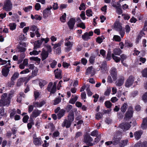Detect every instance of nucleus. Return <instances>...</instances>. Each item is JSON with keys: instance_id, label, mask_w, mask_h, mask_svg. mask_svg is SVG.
I'll use <instances>...</instances> for the list:
<instances>
[{"instance_id": "1", "label": "nucleus", "mask_w": 147, "mask_h": 147, "mask_svg": "<svg viewBox=\"0 0 147 147\" xmlns=\"http://www.w3.org/2000/svg\"><path fill=\"white\" fill-rule=\"evenodd\" d=\"M10 100L7 98V94H3L1 96V99L0 100V106L8 107L10 104Z\"/></svg>"}, {"instance_id": "2", "label": "nucleus", "mask_w": 147, "mask_h": 147, "mask_svg": "<svg viewBox=\"0 0 147 147\" xmlns=\"http://www.w3.org/2000/svg\"><path fill=\"white\" fill-rule=\"evenodd\" d=\"M27 45L26 43L19 42L16 49V51L18 52L24 53L26 51V49L25 47Z\"/></svg>"}, {"instance_id": "3", "label": "nucleus", "mask_w": 147, "mask_h": 147, "mask_svg": "<svg viewBox=\"0 0 147 147\" xmlns=\"http://www.w3.org/2000/svg\"><path fill=\"white\" fill-rule=\"evenodd\" d=\"M8 63L6 65L4 66V68L2 69L1 71V73L2 75L4 77H6L8 76V73L9 71V69L11 67L10 63V61L8 60Z\"/></svg>"}, {"instance_id": "4", "label": "nucleus", "mask_w": 147, "mask_h": 147, "mask_svg": "<svg viewBox=\"0 0 147 147\" xmlns=\"http://www.w3.org/2000/svg\"><path fill=\"white\" fill-rule=\"evenodd\" d=\"M57 82H55L53 85L52 82H50L48 85L47 90L48 91L50 92V93H54L56 91V85Z\"/></svg>"}, {"instance_id": "5", "label": "nucleus", "mask_w": 147, "mask_h": 147, "mask_svg": "<svg viewBox=\"0 0 147 147\" xmlns=\"http://www.w3.org/2000/svg\"><path fill=\"white\" fill-rule=\"evenodd\" d=\"M12 5L10 0H6L4 3L3 9L6 11H9L12 9Z\"/></svg>"}, {"instance_id": "6", "label": "nucleus", "mask_w": 147, "mask_h": 147, "mask_svg": "<svg viewBox=\"0 0 147 147\" xmlns=\"http://www.w3.org/2000/svg\"><path fill=\"white\" fill-rule=\"evenodd\" d=\"M133 108L131 106L129 107L127 111L125 113L124 119L126 120L130 119L133 116Z\"/></svg>"}, {"instance_id": "7", "label": "nucleus", "mask_w": 147, "mask_h": 147, "mask_svg": "<svg viewBox=\"0 0 147 147\" xmlns=\"http://www.w3.org/2000/svg\"><path fill=\"white\" fill-rule=\"evenodd\" d=\"M93 140L92 138L89 135H86L84 137V142L88 145L89 146H92L95 144V143L93 144L91 143Z\"/></svg>"}, {"instance_id": "8", "label": "nucleus", "mask_w": 147, "mask_h": 147, "mask_svg": "<svg viewBox=\"0 0 147 147\" xmlns=\"http://www.w3.org/2000/svg\"><path fill=\"white\" fill-rule=\"evenodd\" d=\"M134 81V78L132 76H130L126 80L125 86L127 88L131 86L133 84Z\"/></svg>"}, {"instance_id": "9", "label": "nucleus", "mask_w": 147, "mask_h": 147, "mask_svg": "<svg viewBox=\"0 0 147 147\" xmlns=\"http://www.w3.org/2000/svg\"><path fill=\"white\" fill-rule=\"evenodd\" d=\"M93 34V32L92 31H90L88 33L86 32L83 35L82 37V38L85 41H87L90 38V36H92Z\"/></svg>"}, {"instance_id": "10", "label": "nucleus", "mask_w": 147, "mask_h": 147, "mask_svg": "<svg viewBox=\"0 0 147 147\" xmlns=\"http://www.w3.org/2000/svg\"><path fill=\"white\" fill-rule=\"evenodd\" d=\"M52 7L50 6V7L47 8L45 10L43 11V17L44 18H46L49 16L51 14L50 9H52Z\"/></svg>"}, {"instance_id": "11", "label": "nucleus", "mask_w": 147, "mask_h": 147, "mask_svg": "<svg viewBox=\"0 0 147 147\" xmlns=\"http://www.w3.org/2000/svg\"><path fill=\"white\" fill-rule=\"evenodd\" d=\"M95 73V69L93 68L92 66H91L87 68L86 73V74L88 75L90 74H91V76H93L94 75Z\"/></svg>"}, {"instance_id": "12", "label": "nucleus", "mask_w": 147, "mask_h": 147, "mask_svg": "<svg viewBox=\"0 0 147 147\" xmlns=\"http://www.w3.org/2000/svg\"><path fill=\"white\" fill-rule=\"evenodd\" d=\"M54 73L56 78L60 79L62 78V71L61 70L57 68L54 71Z\"/></svg>"}, {"instance_id": "13", "label": "nucleus", "mask_w": 147, "mask_h": 147, "mask_svg": "<svg viewBox=\"0 0 147 147\" xmlns=\"http://www.w3.org/2000/svg\"><path fill=\"white\" fill-rule=\"evenodd\" d=\"M74 42H71L70 41H68L65 43V45L67 47L65 48V51L66 52H68L72 49Z\"/></svg>"}, {"instance_id": "14", "label": "nucleus", "mask_w": 147, "mask_h": 147, "mask_svg": "<svg viewBox=\"0 0 147 147\" xmlns=\"http://www.w3.org/2000/svg\"><path fill=\"white\" fill-rule=\"evenodd\" d=\"M76 22L75 19L72 18H71L67 23V24L70 29H73Z\"/></svg>"}, {"instance_id": "15", "label": "nucleus", "mask_w": 147, "mask_h": 147, "mask_svg": "<svg viewBox=\"0 0 147 147\" xmlns=\"http://www.w3.org/2000/svg\"><path fill=\"white\" fill-rule=\"evenodd\" d=\"M111 75L112 76L114 80H116L117 79V73L116 69L115 68L112 67L111 70Z\"/></svg>"}, {"instance_id": "16", "label": "nucleus", "mask_w": 147, "mask_h": 147, "mask_svg": "<svg viewBox=\"0 0 147 147\" xmlns=\"http://www.w3.org/2000/svg\"><path fill=\"white\" fill-rule=\"evenodd\" d=\"M119 127L123 130H127L131 127V125L127 123H123L120 124Z\"/></svg>"}, {"instance_id": "17", "label": "nucleus", "mask_w": 147, "mask_h": 147, "mask_svg": "<svg viewBox=\"0 0 147 147\" xmlns=\"http://www.w3.org/2000/svg\"><path fill=\"white\" fill-rule=\"evenodd\" d=\"M124 80V77L123 76L120 77L116 82V85L119 87L121 86L123 84Z\"/></svg>"}, {"instance_id": "18", "label": "nucleus", "mask_w": 147, "mask_h": 147, "mask_svg": "<svg viewBox=\"0 0 147 147\" xmlns=\"http://www.w3.org/2000/svg\"><path fill=\"white\" fill-rule=\"evenodd\" d=\"M41 113V111L38 109L34 110L30 116V119H31V118L32 117L35 118L37 117L40 115Z\"/></svg>"}, {"instance_id": "19", "label": "nucleus", "mask_w": 147, "mask_h": 147, "mask_svg": "<svg viewBox=\"0 0 147 147\" xmlns=\"http://www.w3.org/2000/svg\"><path fill=\"white\" fill-rule=\"evenodd\" d=\"M71 123L67 119H65L62 123L61 126L62 127H65L66 128H69L70 127Z\"/></svg>"}, {"instance_id": "20", "label": "nucleus", "mask_w": 147, "mask_h": 147, "mask_svg": "<svg viewBox=\"0 0 147 147\" xmlns=\"http://www.w3.org/2000/svg\"><path fill=\"white\" fill-rule=\"evenodd\" d=\"M121 137H120L117 136H115L113 138V144L114 145H116L118 144L121 140Z\"/></svg>"}, {"instance_id": "21", "label": "nucleus", "mask_w": 147, "mask_h": 147, "mask_svg": "<svg viewBox=\"0 0 147 147\" xmlns=\"http://www.w3.org/2000/svg\"><path fill=\"white\" fill-rule=\"evenodd\" d=\"M49 53L46 51L43 50L41 54V58L42 61L46 59L48 57Z\"/></svg>"}, {"instance_id": "22", "label": "nucleus", "mask_w": 147, "mask_h": 147, "mask_svg": "<svg viewBox=\"0 0 147 147\" xmlns=\"http://www.w3.org/2000/svg\"><path fill=\"white\" fill-rule=\"evenodd\" d=\"M143 131L141 130H139L136 131L134 133V136L135 139L137 140H139L141 138Z\"/></svg>"}, {"instance_id": "23", "label": "nucleus", "mask_w": 147, "mask_h": 147, "mask_svg": "<svg viewBox=\"0 0 147 147\" xmlns=\"http://www.w3.org/2000/svg\"><path fill=\"white\" fill-rule=\"evenodd\" d=\"M141 127L143 129L147 128V117L143 119L142 123L141 125Z\"/></svg>"}, {"instance_id": "24", "label": "nucleus", "mask_w": 147, "mask_h": 147, "mask_svg": "<svg viewBox=\"0 0 147 147\" xmlns=\"http://www.w3.org/2000/svg\"><path fill=\"white\" fill-rule=\"evenodd\" d=\"M114 28L115 30L118 31L122 29L121 25L119 22H116L115 24Z\"/></svg>"}, {"instance_id": "25", "label": "nucleus", "mask_w": 147, "mask_h": 147, "mask_svg": "<svg viewBox=\"0 0 147 147\" xmlns=\"http://www.w3.org/2000/svg\"><path fill=\"white\" fill-rule=\"evenodd\" d=\"M25 78H22L18 80L17 83V86H20L23 83L27 80Z\"/></svg>"}, {"instance_id": "26", "label": "nucleus", "mask_w": 147, "mask_h": 147, "mask_svg": "<svg viewBox=\"0 0 147 147\" xmlns=\"http://www.w3.org/2000/svg\"><path fill=\"white\" fill-rule=\"evenodd\" d=\"M67 120L72 123L74 120V113L73 112L69 113L67 116Z\"/></svg>"}, {"instance_id": "27", "label": "nucleus", "mask_w": 147, "mask_h": 147, "mask_svg": "<svg viewBox=\"0 0 147 147\" xmlns=\"http://www.w3.org/2000/svg\"><path fill=\"white\" fill-rule=\"evenodd\" d=\"M34 144L37 146L40 145L42 144V141L41 138H35L34 140H33Z\"/></svg>"}, {"instance_id": "28", "label": "nucleus", "mask_w": 147, "mask_h": 147, "mask_svg": "<svg viewBox=\"0 0 147 147\" xmlns=\"http://www.w3.org/2000/svg\"><path fill=\"white\" fill-rule=\"evenodd\" d=\"M127 107L128 105L127 103H125L123 104L120 109L121 111L124 113L126 111Z\"/></svg>"}, {"instance_id": "29", "label": "nucleus", "mask_w": 147, "mask_h": 147, "mask_svg": "<svg viewBox=\"0 0 147 147\" xmlns=\"http://www.w3.org/2000/svg\"><path fill=\"white\" fill-rule=\"evenodd\" d=\"M128 142V140L127 139L121 141L119 143V145L121 147H124L126 146Z\"/></svg>"}, {"instance_id": "30", "label": "nucleus", "mask_w": 147, "mask_h": 147, "mask_svg": "<svg viewBox=\"0 0 147 147\" xmlns=\"http://www.w3.org/2000/svg\"><path fill=\"white\" fill-rule=\"evenodd\" d=\"M122 51L119 48H115L113 51L114 54L119 55L122 53Z\"/></svg>"}, {"instance_id": "31", "label": "nucleus", "mask_w": 147, "mask_h": 147, "mask_svg": "<svg viewBox=\"0 0 147 147\" xmlns=\"http://www.w3.org/2000/svg\"><path fill=\"white\" fill-rule=\"evenodd\" d=\"M49 39L48 38H47L45 39L42 38L41 40H38L37 41L41 45L43 41H45V43H47L49 41Z\"/></svg>"}, {"instance_id": "32", "label": "nucleus", "mask_w": 147, "mask_h": 147, "mask_svg": "<svg viewBox=\"0 0 147 147\" xmlns=\"http://www.w3.org/2000/svg\"><path fill=\"white\" fill-rule=\"evenodd\" d=\"M64 113L65 111L63 110H61L57 114L58 119H60L64 115Z\"/></svg>"}, {"instance_id": "33", "label": "nucleus", "mask_w": 147, "mask_h": 147, "mask_svg": "<svg viewBox=\"0 0 147 147\" xmlns=\"http://www.w3.org/2000/svg\"><path fill=\"white\" fill-rule=\"evenodd\" d=\"M9 26L10 29L13 30L16 28V24L14 23H11L9 24Z\"/></svg>"}, {"instance_id": "34", "label": "nucleus", "mask_w": 147, "mask_h": 147, "mask_svg": "<svg viewBox=\"0 0 147 147\" xmlns=\"http://www.w3.org/2000/svg\"><path fill=\"white\" fill-rule=\"evenodd\" d=\"M107 65L106 62L105 61H103L101 64V67L102 70V69H103V71H106Z\"/></svg>"}, {"instance_id": "35", "label": "nucleus", "mask_w": 147, "mask_h": 147, "mask_svg": "<svg viewBox=\"0 0 147 147\" xmlns=\"http://www.w3.org/2000/svg\"><path fill=\"white\" fill-rule=\"evenodd\" d=\"M47 83V82L45 80H40L39 85L41 88Z\"/></svg>"}, {"instance_id": "36", "label": "nucleus", "mask_w": 147, "mask_h": 147, "mask_svg": "<svg viewBox=\"0 0 147 147\" xmlns=\"http://www.w3.org/2000/svg\"><path fill=\"white\" fill-rule=\"evenodd\" d=\"M112 55L113 59L116 62L118 63L120 61L121 59L120 57L115 56L114 54H112Z\"/></svg>"}, {"instance_id": "37", "label": "nucleus", "mask_w": 147, "mask_h": 147, "mask_svg": "<svg viewBox=\"0 0 147 147\" xmlns=\"http://www.w3.org/2000/svg\"><path fill=\"white\" fill-rule=\"evenodd\" d=\"M19 74L18 73H15L11 78V80L13 81L18 78L19 76Z\"/></svg>"}, {"instance_id": "38", "label": "nucleus", "mask_w": 147, "mask_h": 147, "mask_svg": "<svg viewBox=\"0 0 147 147\" xmlns=\"http://www.w3.org/2000/svg\"><path fill=\"white\" fill-rule=\"evenodd\" d=\"M113 39L115 41L119 42L121 41V39L120 37L118 35H114Z\"/></svg>"}, {"instance_id": "39", "label": "nucleus", "mask_w": 147, "mask_h": 147, "mask_svg": "<svg viewBox=\"0 0 147 147\" xmlns=\"http://www.w3.org/2000/svg\"><path fill=\"white\" fill-rule=\"evenodd\" d=\"M78 98V97L75 95L74 98L71 99L69 101V102L72 104H74L76 101L77 100Z\"/></svg>"}, {"instance_id": "40", "label": "nucleus", "mask_w": 147, "mask_h": 147, "mask_svg": "<svg viewBox=\"0 0 147 147\" xmlns=\"http://www.w3.org/2000/svg\"><path fill=\"white\" fill-rule=\"evenodd\" d=\"M117 12L119 14H121L122 13V10L121 8V5L118 4V7H117Z\"/></svg>"}, {"instance_id": "41", "label": "nucleus", "mask_w": 147, "mask_h": 147, "mask_svg": "<svg viewBox=\"0 0 147 147\" xmlns=\"http://www.w3.org/2000/svg\"><path fill=\"white\" fill-rule=\"evenodd\" d=\"M124 45L125 47H131L133 46V44L131 43L130 42L127 40L125 41Z\"/></svg>"}, {"instance_id": "42", "label": "nucleus", "mask_w": 147, "mask_h": 147, "mask_svg": "<svg viewBox=\"0 0 147 147\" xmlns=\"http://www.w3.org/2000/svg\"><path fill=\"white\" fill-rule=\"evenodd\" d=\"M61 99L60 97L56 98L54 100V102L53 103V105H56L58 104L61 101Z\"/></svg>"}, {"instance_id": "43", "label": "nucleus", "mask_w": 147, "mask_h": 147, "mask_svg": "<svg viewBox=\"0 0 147 147\" xmlns=\"http://www.w3.org/2000/svg\"><path fill=\"white\" fill-rule=\"evenodd\" d=\"M102 115H103L101 113H98L96 115V118L97 120H99L102 117Z\"/></svg>"}, {"instance_id": "44", "label": "nucleus", "mask_w": 147, "mask_h": 147, "mask_svg": "<svg viewBox=\"0 0 147 147\" xmlns=\"http://www.w3.org/2000/svg\"><path fill=\"white\" fill-rule=\"evenodd\" d=\"M66 14L65 13H63V15L60 18L61 21L63 22H65V20L66 17Z\"/></svg>"}, {"instance_id": "45", "label": "nucleus", "mask_w": 147, "mask_h": 147, "mask_svg": "<svg viewBox=\"0 0 147 147\" xmlns=\"http://www.w3.org/2000/svg\"><path fill=\"white\" fill-rule=\"evenodd\" d=\"M105 105L107 108H109L111 106L112 103L110 101H107L105 102Z\"/></svg>"}, {"instance_id": "46", "label": "nucleus", "mask_w": 147, "mask_h": 147, "mask_svg": "<svg viewBox=\"0 0 147 147\" xmlns=\"http://www.w3.org/2000/svg\"><path fill=\"white\" fill-rule=\"evenodd\" d=\"M86 15L90 17L92 16V11L91 9H88L86 10Z\"/></svg>"}, {"instance_id": "47", "label": "nucleus", "mask_w": 147, "mask_h": 147, "mask_svg": "<svg viewBox=\"0 0 147 147\" xmlns=\"http://www.w3.org/2000/svg\"><path fill=\"white\" fill-rule=\"evenodd\" d=\"M106 59H107V60L109 61L111 59V52L110 51H109L107 52V56L106 58Z\"/></svg>"}, {"instance_id": "48", "label": "nucleus", "mask_w": 147, "mask_h": 147, "mask_svg": "<svg viewBox=\"0 0 147 147\" xmlns=\"http://www.w3.org/2000/svg\"><path fill=\"white\" fill-rule=\"evenodd\" d=\"M57 63V62L55 60H53L50 64L51 67L53 68H55Z\"/></svg>"}, {"instance_id": "49", "label": "nucleus", "mask_w": 147, "mask_h": 147, "mask_svg": "<svg viewBox=\"0 0 147 147\" xmlns=\"http://www.w3.org/2000/svg\"><path fill=\"white\" fill-rule=\"evenodd\" d=\"M34 124V123L33 120L32 119L31 120L30 123H29L27 124V127L29 129H31L32 127V125Z\"/></svg>"}, {"instance_id": "50", "label": "nucleus", "mask_w": 147, "mask_h": 147, "mask_svg": "<svg viewBox=\"0 0 147 147\" xmlns=\"http://www.w3.org/2000/svg\"><path fill=\"white\" fill-rule=\"evenodd\" d=\"M142 75L143 77L147 78V68L144 69L142 72Z\"/></svg>"}, {"instance_id": "51", "label": "nucleus", "mask_w": 147, "mask_h": 147, "mask_svg": "<svg viewBox=\"0 0 147 147\" xmlns=\"http://www.w3.org/2000/svg\"><path fill=\"white\" fill-rule=\"evenodd\" d=\"M100 53L104 58L105 57L106 51L105 50L103 49H101L100 51Z\"/></svg>"}, {"instance_id": "52", "label": "nucleus", "mask_w": 147, "mask_h": 147, "mask_svg": "<svg viewBox=\"0 0 147 147\" xmlns=\"http://www.w3.org/2000/svg\"><path fill=\"white\" fill-rule=\"evenodd\" d=\"M77 26L82 28L83 29H85L86 28L83 22L78 24Z\"/></svg>"}, {"instance_id": "53", "label": "nucleus", "mask_w": 147, "mask_h": 147, "mask_svg": "<svg viewBox=\"0 0 147 147\" xmlns=\"http://www.w3.org/2000/svg\"><path fill=\"white\" fill-rule=\"evenodd\" d=\"M120 56L121 59V63H123V61L125 60L126 59L127 57V56L124 54H122Z\"/></svg>"}, {"instance_id": "54", "label": "nucleus", "mask_w": 147, "mask_h": 147, "mask_svg": "<svg viewBox=\"0 0 147 147\" xmlns=\"http://www.w3.org/2000/svg\"><path fill=\"white\" fill-rule=\"evenodd\" d=\"M29 118V116L28 115L24 116L23 118V122L25 123H27Z\"/></svg>"}, {"instance_id": "55", "label": "nucleus", "mask_w": 147, "mask_h": 147, "mask_svg": "<svg viewBox=\"0 0 147 147\" xmlns=\"http://www.w3.org/2000/svg\"><path fill=\"white\" fill-rule=\"evenodd\" d=\"M30 30L33 31H36V30H38V29L37 27L35 25L32 26L30 27Z\"/></svg>"}, {"instance_id": "56", "label": "nucleus", "mask_w": 147, "mask_h": 147, "mask_svg": "<svg viewBox=\"0 0 147 147\" xmlns=\"http://www.w3.org/2000/svg\"><path fill=\"white\" fill-rule=\"evenodd\" d=\"M85 5L84 3H82L80 5V6L79 7V9L80 10L83 9L85 10Z\"/></svg>"}, {"instance_id": "57", "label": "nucleus", "mask_w": 147, "mask_h": 147, "mask_svg": "<svg viewBox=\"0 0 147 147\" xmlns=\"http://www.w3.org/2000/svg\"><path fill=\"white\" fill-rule=\"evenodd\" d=\"M80 16L83 20H85L86 17L85 12L83 11H82L81 14H80Z\"/></svg>"}, {"instance_id": "58", "label": "nucleus", "mask_w": 147, "mask_h": 147, "mask_svg": "<svg viewBox=\"0 0 147 147\" xmlns=\"http://www.w3.org/2000/svg\"><path fill=\"white\" fill-rule=\"evenodd\" d=\"M32 8V7L31 6H29L27 7H26L24 9V11L26 12H27L28 11H29L30 10H31Z\"/></svg>"}, {"instance_id": "59", "label": "nucleus", "mask_w": 147, "mask_h": 147, "mask_svg": "<svg viewBox=\"0 0 147 147\" xmlns=\"http://www.w3.org/2000/svg\"><path fill=\"white\" fill-rule=\"evenodd\" d=\"M41 45L37 42V43L34 44V50L36 49L37 48L40 47Z\"/></svg>"}, {"instance_id": "60", "label": "nucleus", "mask_w": 147, "mask_h": 147, "mask_svg": "<svg viewBox=\"0 0 147 147\" xmlns=\"http://www.w3.org/2000/svg\"><path fill=\"white\" fill-rule=\"evenodd\" d=\"M40 7L41 6L40 4L38 3H36L35 6V9L37 11L39 10Z\"/></svg>"}, {"instance_id": "61", "label": "nucleus", "mask_w": 147, "mask_h": 147, "mask_svg": "<svg viewBox=\"0 0 147 147\" xmlns=\"http://www.w3.org/2000/svg\"><path fill=\"white\" fill-rule=\"evenodd\" d=\"M103 41L102 38L100 37H98L96 39V41L99 44H100Z\"/></svg>"}, {"instance_id": "62", "label": "nucleus", "mask_w": 147, "mask_h": 147, "mask_svg": "<svg viewBox=\"0 0 147 147\" xmlns=\"http://www.w3.org/2000/svg\"><path fill=\"white\" fill-rule=\"evenodd\" d=\"M39 52H38L36 50H34L33 51H32L30 52V54L31 55H36L38 54Z\"/></svg>"}, {"instance_id": "63", "label": "nucleus", "mask_w": 147, "mask_h": 147, "mask_svg": "<svg viewBox=\"0 0 147 147\" xmlns=\"http://www.w3.org/2000/svg\"><path fill=\"white\" fill-rule=\"evenodd\" d=\"M82 133L80 131H78L76 133L75 136V138H77L82 136Z\"/></svg>"}, {"instance_id": "64", "label": "nucleus", "mask_w": 147, "mask_h": 147, "mask_svg": "<svg viewBox=\"0 0 147 147\" xmlns=\"http://www.w3.org/2000/svg\"><path fill=\"white\" fill-rule=\"evenodd\" d=\"M142 99L145 102L147 101V92L143 95Z\"/></svg>"}]
</instances>
